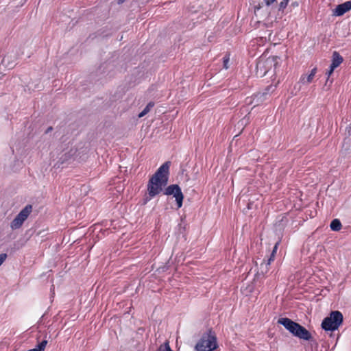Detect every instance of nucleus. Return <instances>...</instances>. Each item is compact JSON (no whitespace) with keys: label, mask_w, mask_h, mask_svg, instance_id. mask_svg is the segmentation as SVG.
Returning <instances> with one entry per match:
<instances>
[{"label":"nucleus","mask_w":351,"mask_h":351,"mask_svg":"<svg viewBox=\"0 0 351 351\" xmlns=\"http://www.w3.org/2000/svg\"><path fill=\"white\" fill-rule=\"evenodd\" d=\"M350 10L351 1H346L336 6V8L332 10V15L336 16H341Z\"/></svg>","instance_id":"6e6552de"},{"label":"nucleus","mask_w":351,"mask_h":351,"mask_svg":"<svg viewBox=\"0 0 351 351\" xmlns=\"http://www.w3.org/2000/svg\"><path fill=\"white\" fill-rule=\"evenodd\" d=\"M276 0H264L266 5L269 6L274 3Z\"/></svg>","instance_id":"a878e982"},{"label":"nucleus","mask_w":351,"mask_h":351,"mask_svg":"<svg viewBox=\"0 0 351 351\" xmlns=\"http://www.w3.org/2000/svg\"><path fill=\"white\" fill-rule=\"evenodd\" d=\"M301 82H302V83H305V77H302V78H301Z\"/></svg>","instance_id":"c85d7f7f"},{"label":"nucleus","mask_w":351,"mask_h":351,"mask_svg":"<svg viewBox=\"0 0 351 351\" xmlns=\"http://www.w3.org/2000/svg\"><path fill=\"white\" fill-rule=\"evenodd\" d=\"M7 258V254L5 253H2L0 254V266L3 263Z\"/></svg>","instance_id":"b1692460"},{"label":"nucleus","mask_w":351,"mask_h":351,"mask_svg":"<svg viewBox=\"0 0 351 351\" xmlns=\"http://www.w3.org/2000/svg\"><path fill=\"white\" fill-rule=\"evenodd\" d=\"M125 0H118V3L121 4L123 3Z\"/></svg>","instance_id":"cd10ccee"},{"label":"nucleus","mask_w":351,"mask_h":351,"mask_svg":"<svg viewBox=\"0 0 351 351\" xmlns=\"http://www.w3.org/2000/svg\"><path fill=\"white\" fill-rule=\"evenodd\" d=\"M52 130H53V128H52L51 126H50V127H49V128L46 130V131H45V134H47V133L50 132H51V131H52Z\"/></svg>","instance_id":"bb28decb"},{"label":"nucleus","mask_w":351,"mask_h":351,"mask_svg":"<svg viewBox=\"0 0 351 351\" xmlns=\"http://www.w3.org/2000/svg\"><path fill=\"white\" fill-rule=\"evenodd\" d=\"M290 0H282L278 5V11L284 12V10L287 8L288 3Z\"/></svg>","instance_id":"6ab92c4d"},{"label":"nucleus","mask_w":351,"mask_h":351,"mask_svg":"<svg viewBox=\"0 0 351 351\" xmlns=\"http://www.w3.org/2000/svg\"><path fill=\"white\" fill-rule=\"evenodd\" d=\"M165 195H173L176 198L178 208H180L182 206L184 195L180 187L178 184H171L168 186L165 191Z\"/></svg>","instance_id":"0eeeda50"},{"label":"nucleus","mask_w":351,"mask_h":351,"mask_svg":"<svg viewBox=\"0 0 351 351\" xmlns=\"http://www.w3.org/2000/svg\"><path fill=\"white\" fill-rule=\"evenodd\" d=\"M278 244H279V242H277L274 248H273V250H272V252L270 255V257L269 258V262H271L272 261H274V256H275V254L276 253V251H277V249H278Z\"/></svg>","instance_id":"4be33fe9"},{"label":"nucleus","mask_w":351,"mask_h":351,"mask_svg":"<svg viewBox=\"0 0 351 351\" xmlns=\"http://www.w3.org/2000/svg\"><path fill=\"white\" fill-rule=\"evenodd\" d=\"M330 227L333 231H339L341 230L342 225L339 219H335L330 222Z\"/></svg>","instance_id":"4468645a"},{"label":"nucleus","mask_w":351,"mask_h":351,"mask_svg":"<svg viewBox=\"0 0 351 351\" xmlns=\"http://www.w3.org/2000/svg\"><path fill=\"white\" fill-rule=\"evenodd\" d=\"M23 222L24 221L22 219H21L19 217L16 216L15 218L12 221V222L10 223V228L12 230L19 229L21 227Z\"/></svg>","instance_id":"ddd939ff"},{"label":"nucleus","mask_w":351,"mask_h":351,"mask_svg":"<svg viewBox=\"0 0 351 351\" xmlns=\"http://www.w3.org/2000/svg\"><path fill=\"white\" fill-rule=\"evenodd\" d=\"M276 59L277 57H273L265 60H259L256 63V75L263 77L269 71V66L272 64H274V66H276L278 64Z\"/></svg>","instance_id":"39448f33"},{"label":"nucleus","mask_w":351,"mask_h":351,"mask_svg":"<svg viewBox=\"0 0 351 351\" xmlns=\"http://www.w3.org/2000/svg\"><path fill=\"white\" fill-rule=\"evenodd\" d=\"M278 323L282 325L293 336L303 340L312 341L311 332L300 324L287 317L278 319Z\"/></svg>","instance_id":"f03ea898"},{"label":"nucleus","mask_w":351,"mask_h":351,"mask_svg":"<svg viewBox=\"0 0 351 351\" xmlns=\"http://www.w3.org/2000/svg\"><path fill=\"white\" fill-rule=\"evenodd\" d=\"M271 262H269V259L267 261V262H263L261 265H260V272L263 274V275H265V274L267 273L268 270H269V268H268V266L270 265Z\"/></svg>","instance_id":"f3484780"},{"label":"nucleus","mask_w":351,"mask_h":351,"mask_svg":"<svg viewBox=\"0 0 351 351\" xmlns=\"http://www.w3.org/2000/svg\"><path fill=\"white\" fill-rule=\"evenodd\" d=\"M158 351H173L169 344V342H165L164 344L161 345Z\"/></svg>","instance_id":"aec40b11"},{"label":"nucleus","mask_w":351,"mask_h":351,"mask_svg":"<svg viewBox=\"0 0 351 351\" xmlns=\"http://www.w3.org/2000/svg\"><path fill=\"white\" fill-rule=\"evenodd\" d=\"M47 344V340L44 339L38 343L35 348L30 349L32 351H44Z\"/></svg>","instance_id":"2eb2a0df"},{"label":"nucleus","mask_w":351,"mask_h":351,"mask_svg":"<svg viewBox=\"0 0 351 351\" xmlns=\"http://www.w3.org/2000/svg\"><path fill=\"white\" fill-rule=\"evenodd\" d=\"M154 106V103L153 101H150L147 104V105L146 106V107L143 109V110L140 112V114H138V117H144L145 114H147L149 110H151V108H152Z\"/></svg>","instance_id":"dca6fc26"},{"label":"nucleus","mask_w":351,"mask_h":351,"mask_svg":"<svg viewBox=\"0 0 351 351\" xmlns=\"http://www.w3.org/2000/svg\"><path fill=\"white\" fill-rule=\"evenodd\" d=\"M343 61V57L337 51H334L332 56V63L330 64L332 69H335Z\"/></svg>","instance_id":"9d476101"},{"label":"nucleus","mask_w":351,"mask_h":351,"mask_svg":"<svg viewBox=\"0 0 351 351\" xmlns=\"http://www.w3.org/2000/svg\"><path fill=\"white\" fill-rule=\"evenodd\" d=\"M229 56H225L223 57V67L226 69H228L229 68V65H228V62H229Z\"/></svg>","instance_id":"5701e85b"},{"label":"nucleus","mask_w":351,"mask_h":351,"mask_svg":"<svg viewBox=\"0 0 351 351\" xmlns=\"http://www.w3.org/2000/svg\"><path fill=\"white\" fill-rule=\"evenodd\" d=\"M317 73V68L315 67L313 68L311 71V73L306 77V82L308 84V83H311L314 77V76Z\"/></svg>","instance_id":"a211bd4d"},{"label":"nucleus","mask_w":351,"mask_h":351,"mask_svg":"<svg viewBox=\"0 0 351 351\" xmlns=\"http://www.w3.org/2000/svg\"><path fill=\"white\" fill-rule=\"evenodd\" d=\"M334 70H335V69H332V66H330V69L326 72V74L327 75L328 77H327V80H326V84H325V86H328V83L329 82H330V84H329V86L332 84V80H329V78H330V76L333 73Z\"/></svg>","instance_id":"412c9836"},{"label":"nucleus","mask_w":351,"mask_h":351,"mask_svg":"<svg viewBox=\"0 0 351 351\" xmlns=\"http://www.w3.org/2000/svg\"><path fill=\"white\" fill-rule=\"evenodd\" d=\"M343 322V314L339 311H333L323 319L321 326L325 331H335L339 328Z\"/></svg>","instance_id":"20e7f679"},{"label":"nucleus","mask_w":351,"mask_h":351,"mask_svg":"<svg viewBox=\"0 0 351 351\" xmlns=\"http://www.w3.org/2000/svg\"><path fill=\"white\" fill-rule=\"evenodd\" d=\"M288 219L286 217H281V219L277 221L275 223L276 230H282L286 226Z\"/></svg>","instance_id":"f8f14e48"},{"label":"nucleus","mask_w":351,"mask_h":351,"mask_svg":"<svg viewBox=\"0 0 351 351\" xmlns=\"http://www.w3.org/2000/svg\"><path fill=\"white\" fill-rule=\"evenodd\" d=\"M32 206L31 204H27L19 212V213L16 216L19 217L21 219H22L23 221H25L27 219L28 216L32 213Z\"/></svg>","instance_id":"9b49d317"},{"label":"nucleus","mask_w":351,"mask_h":351,"mask_svg":"<svg viewBox=\"0 0 351 351\" xmlns=\"http://www.w3.org/2000/svg\"><path fill=\"white\" fill-rule=\"evenodd\" d=\"M17 58L18 50L16 48H13L3 58L0 64V69L3 67L7 69H12L16 65Z\"/></svg>","instance_id":"423d86ee"},{"label":"nucleus","mask_w":351,"mask_h":351,"mask_svg":"<svg viewBox=\"0 0 351 351\" xmlns=\"http://www.w3.org/2000/svg\"><path fill=\"white\" fill-rule=\"evenodd\" d=\"M203 349L206 350L207 348L205 346H203Z\"/></svg>","instance_id":"c756f323"},{"label":"nucleus","mask_w":351,"mask_h":351,"mask_svg":"<svg viewBox=\"0 0 351 351\" xmlns=\"http://www.w3.org/2000/svg\"><path fill=\"white\" fill-rule=\"evenodd\" d=\"M291 7L295 8V7H298L299 5V3L298 1H294V0H291Z\"/></svg>","instance_id":"393cba45"},{"label":"nucleus","mask_w":351,"mask_h":351,"mask_svg":"<svg viewBox=\"0 0 351 351\" xmlns=\"http://www.w3.org/2000/svg\"><path fill=\"white\" fill-rule=\"evenodd\" d=\"M170 165L171 162H165L149 178L147 186V194L143 199V204H146L153 197L160 194L163 187L167 184Z\"/></svg>","instance_id":"f257e3e1"},{"label":"nucleus","mask_w":351,"mask_h":351,"mask_svg":"<svg viewBox=\"0 0 351 351\" xmlns=\"http://www.w3.org/2000/svg\"><path fill=\"white\" fill-rule=\"evenodd\" d=\"M276 86L269 85L267 86L265 91L263 93H258L254 95V99H256L257 101H263L266 99V96L275 90Z\"/></svg>","instance_id":"1a4fd4ad"},{"label":"nucleus","mask_w":351,"mask_h":351,"mask_svg":"<svg viewBox=\"0 0 351 351\" xmlns=\"http://www.w3.org/2000/svg\"><path fill=\"white\" fill-rule=\"evenodd\" d=\"M217 348V337L215 332L209 329L204 332L195 345V351H213Z\"/></svg>","instance_id":"7ed1b4c3"}]
</instances>
